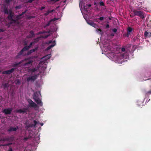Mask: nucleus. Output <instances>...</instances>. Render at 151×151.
I'll list each match as a JSON object with an SVG mask.
<instances>
[{"mask_svg": "<svg viewBox=\"0 0 151 151\" xmlns=\"http://www.w3.org/2000/svg\"><path fill=\"white\" fill-rule=\"evenodd\" d=\"M12 143L11 142H9L8 143L4 144L3 145H2L1 146L5 147V146H8L11 145H12Z\"/></svg>", "mask_w": 151, "mask_h": 151, "instance_id": "b1692460", "label": "nucleus"}, {"mask_svg": "<svg viewBox=\"0 0 151 151\" xmlns=\"http://www.w3.org/2000/svg\"><path fill=\"white\" fill-rule=\"evenodd\" d=\"M109 27V25L108 24H107L106 26V28H108Z\"/></svg>", "mask_w": 151, "mask_h": 151, "instance_id": "09e8293b", "label": "nucleus"}, {"mask_svg": "<svg viewBox=\"0 0 151 151\" xmlns=\"http://www.w3.org/2000/svg\"><path fill=\"white\" fill-rule=\"evenodd\" d=\"M50 30H47L45 32L46 33H50Z\"/></svg>", "mask_w": 151, "mask_h": 151, "instance_id": "de8ad7c7", "label": "nucleus"}, {"mask_svg": "<svg viewBox=\"0 0 151 151\" xmlns=\"http://www.w3.org/2000/svg\"><path fill=\"white\" fill-rule=\"evenodd\" d=\"M37 77V76L36 74L29 76L27 78V82H29L30 81H34L36 79Z\"/></svg>", "mask_w": 151, "mask_h": 151, "instance_id": "0eeeda50", "label": "nucleus"}, {"mask_svg": "<svg viewBox=\"0 0 151 151\" xmlns=\"http://www.w3.org/2000/svg\"><path fill=\"white\" fill-rule=\"evenodd\" d=\"M59 0H50V1L51 4H53L54 3H55Z\"/></svg>", "mask_w": 151, "mask_h": 151, "instance_id": "a878e982", "label": "nucleus"}, {"mask_svg": "<svg viewBox=\"0 0 151 151\" xmlns=\"http://www.w3.org/2000/svg\"><path fill=\"white\" fill-rule=\"evenodd\" d=\"M53 43H54V44H52L48 47H47L46 48V50H50V49H51L52 47H53L54 46H55V41H53Z\"/></svg>", "mask_w": 151, "mask_h": 151, "instance_id": "f3484780", "label": "nucleus"}, {"mask_svg": "<svg viewBox=\"0 0 151 151\" xmlns=\"http://www.w3.org/2000/svg\"><path fill=\"white\" fill-rule=\"evenodd\" d=\"M12 0H6L5 2L7 4H9L10 2Z\"/></svg>", "mask_w": 151, "mask_h": 151, "instance_id": "c9c22d12", "label": "nucleus"}, {"mask_svg": "<svg viewBox=\"0 0 151 151\" xmlns=\"http://www.w3.org/2000/svg\"><path fill=\"white\" fill-rule=\"evenodd\" d=\"M35 34L33 31L32 30L30 32V35L29 36V37L32 38L34 37Z\"/></svg>", "mask_w": 151, "mask_h": 151, "instance_id": "4be33fe9", "label": "nucleus"}, {"mask_svg": "<svg viewBox=\"0 0 151 151\" xmlns=\"http://www.w3.org/2000/svg\"><path fill=\"white\" fill-rule=\"evenodd\" d=\"M132 11L134 13V16H138L142 19H144L145 17L144 15V13L140 11H137L135 9L132 10Z\"/></svg>", "mask_w": 151, "mask_h": 151, "instance_id": "7ed1b4c3", "label": "nucleus"}, {"mask_svg": "<svg viewBox=\"0 0 151 151\" xmlns=\"http://www.w3.org/2000/svg\"><path fill=\"white\" fill-rule=\"evenodd\" d=\"M4 30L3 29H0V32H4Z\"/></svg>", "mask_w": 151, "mask_h": 151, "instance_id": "49530a36", "label": "nucleus"}, {"mask_svg": "<svg viewBox=\"0 0 151 151\" xmlns=\"http://www.w3.org/2000/svg\"><path fill=\"white\" fill-rule=\"evenodd\" d=\"M37 47H36L35 49L30 50L28 52L27 55H29L32 53L35 52L36 50H37Z\"/></svg>", "mask_w": 151, "mask_h": 151, "instance_id": "aec40b11", "label": "nucleus"}, {"mask_svg": "<svg viewBox=\"0 0 151 151\" xmlns=\"http://www.w3.org/2000/svg\"><path fill=\"white\" fill-rule=\"evenodd\" d=\"M40 124L41 125V126H42L43 125V124L42 123H40Z\"/></svg>", "mask_w": 151, "mask_h": 151, "instance_id": "603ef678", "label": "nucleus"}, {"mask_svg": "<svg viewBox=\"0 0 151 151\" xmlns=\"http://www.w3.org/2000/svg\"><path fill=\"white\" fill-rule=\"evenodd\" d=\"M39 38H40L39 37H37V41L38 40V39H39Z\"/></svg>", "mask_w": 151, "mask_h": 151, "instance_id": "864d4df0", "label": "nucleus"}, {"mask_svg": "<svg viewBox=\"0 0 151 151\" xmlns=\"http://www.w3.org/2000/svg\"><path fill=\"white\" fill-rule=\"evenodd\" d=\"M21 82V81L19 80H18L17 81V84H19Z\"/></svg>", "mask_w": 151, "mask_h": 151, "instance_id": "a18cd8bd", "label": "nucleus"}, {"mask_svg": "<svg viewBox=\"0 0 151 151\" xmlns=\"http://www.w3.org/2000/svg\"><path fill=\"white\" fill-rule=\"evenodd\" d=\"M27 109L26 108H23L22 109H20L17 110L16 111L17 112L21 114L22 113L23 114L27 113Z\"/></svg>", "mask_w": 151, "mask_h": 151, "instance_id": "9d476101", "label": "nucleus"}, {"mask_svg": "<svg viewBox=\"0 0 151 151\" xmlns=\"http://www.w3.org/2000/svg\"><path fill=\"white\" fill-rule=\"evenodd\" d=\"M49 36V35H46V36H45V38H46L47 37Z\"/></svg>", "mask_w": 151, "mask_h": 151, "instance_id": "3c124183", "label": "nucleus"}, {"mask_svg": "<svg viewBox=\"0 0 151 151\" xmlns=\"http://www.w3.org/2000/svg\"><path fill=\"white\" fill-rule=\"evenodd\" d=\"M87 23L88 24L95 28H96L97 26L96 24L92 22H87Z\"/></svg>", "mask_w": 151, "mask_h": 151, "instance_id": "dca6fc26", "label": "nucleus"}, {"mask_svg": "<svg viewBox=\"0 0 151 151\" xmlns=\"http://www.w3.org/2000/svg\"><path fill=\"white\" fill-rule=\"evenodd\" d=\"M52 43L53 44H54L53 41H52V40H50L49 41H47L45 42V44L47 45H49L50 44Z\"/></svg>", "mask_w": 151, "mask_h": 151, "instance_id": "cd10ccee", "label": "nucleus"}, {"mask_svg": "<svg viewBox=\"0 0 151 151\" xmlns=\"http://www.w3.org/2000/svg\"><path fill=\"white\" fill-rule=\"evenodd\" d=\"M87 5H88L89 7H90L91 6V4H87Z\"/></svg>", "mask_w": 151, "mask_h": 151, "instance_id": "8fccbe9b", "label": "nucleus"}, {"mask_svg": "<svg viewBox=\"0 0 151 151\" xmlns=\"http://www.w3.org/2000/svg\"><path fill=\"white\" fill-rule=\"evenodd\" d=\"M27 101L29 103V107H33L34 108H36L37 107V104L31 99H29Z\"/></svg>", "mask_w": 151, "mask_h": 151, "instance_id": "39448f33", "label": "nucleus"}, {"mask_svg": "<svg viewBox=\"0 0 151 151\" xmlns=\"http://www.w3.org/2000/svg\"><path fill=\"white\" fill-rule=\"evenodd\" d=\"M27 10H26L24 11V12H23L21 14H19V15H20L21 17L24 14L27 12Z\"/></svg>", "mask_w": 151, "mask_h": 151, "instance_id": "2f4dec72", "label": "nucleus"}, {"mask_svg": "<svg viewBox=\"0 0 151 151\" xmlns=\"http://www.w3.org/2000/svg\"><path fill=\"white\" fill-rule=\"evenodd\" d=\"M144 35L145 37H151V32L145 31V32Z\"/></svg>", "mask_w": 151, "mask_h": 151, "instance_id": "a211bd4d", "label": "nucleus"}, {"mask_svg": "<svg viewBox=\"0 0 151 151\" xmlns=\"http://www.w3.org/2000/svg\"><path fill=\"white\" fill-rule=\"evenodd\" d=\"M130 16L132 17H133V16H132L131 15H130Z\"/></svg>", "mask_w": 151, "mask_h": 151, "instance_id": "5fc2aeb1", "label": "nucleus"}, {"mask_svg": "<svg viewBox=\"0 0 151 151\" xmlns=\"http://www.w3.org/2000/svg\"><path fill=\"white\" fill-rule=\"evenodd\" d=\"M111 35H113V36H114V34H111Z\"/></svg>", "mask_w": 151, "mask_h": 151, "instance_id": "13d9d810", "label": "nucleus"}, {"mask_svg": "<svg viewBox=\"0 0 151 151\" xmlns=\"http://www.w3.org/2000/svg\"><path fill=\"white\" fill-rule=\"evenodd\" d=\"M57 19L56 18H54L52 19H51L50 20V21L51 22H54L56 20H57Z\"/></svg>", "mask_w": 151, "mask_h": 151, "instance_id": "72a5a7b5", "label": "nucleus"}, {"mask_svg": "<svg viewBox=\"0 0 151 151\" xmlns=\"http://www.w3.org/2000/svg\"><path fill=\"white\" fill-rule=\"evenodd\" d=\"M104 18V17H101L99 18V19L101 21L103 20Z\"/></svg>", "mask_w": 151, "mask_h": 151, "instance_id": "4c0bfd02", "label": "nucleus"}, {"mask_svg": "<svg viewBox=\"0 0 151 151\" xmlns=\"http://www.w3.org/2000/svg\"><path fill=\"white\" fill-rule=\"evenodd\" d=\"M29 49V48L28 46H24L19 53V55H22L24 51L27 50Z\"/></svg>", "mask_w": 151, "mask_h": 151, "instance_id": "6e6552de", "label": "nucleus"}, {"mask_svg": "<svg viewBox=\"0 0 151 151\" xmlns=\"http://www.w3.org/2000/svg\"><path fill=\"white\" fill-rule=\"evenodd\" d=\"M39 67L38 66H37L35 67V68H30L29 69L30 71L32 73L34 72L35 71H37L39 69Z\"/></svg>", "mask_w": 151, "mask_h": 151, "instance_id": "6ab92c4d", "label": "nucleus"}, {"mask_svg": "<svg viewBox=\"0 0 151 151\" xmlns=\"http://www.w3.org/2000/svg\"><path fill=\"white\" fill-rule=\"evenodd\" d=\"M99 4L101 6H105V4L103 1H100L99 2Z\"/></svg>", "mask_w": 151, "mask_h": 151, "instance_id": "7c9ffc66", "label": "nucleus"}, {"mask_svg": "<svg viewBox=\"0 0 151 151\" xmlns=\"http://www.w3.org/2000/svg\"><path fill=\"white\" fill-rule=\"evenodd\" d=\"M8 14L9 15L7 17V18L8 20L10 21L9 24H13V22H15V20L13 18L14 15V13L12 12V10L10 9L9 10Z\"/></svg>", "mask_w": 151, "mask_h": 151, "instance_id": "20e7f679", "label": "nucleus"}, {"mask_svg": "<svg viewBox=\"0 0 151 151\" xmlns=\"http://www.w3.org/2000/svg\"><path fill=\"white\" fill-rule=\"evenodd\" d=\"M96 3L95 2L94 3V5H96Z\"/></svg>", "mask_w": 151, "mask_h": 151, "instance_id": "6e6d98bb", "label": "nucleus"}, {"mask_svg": "<svg viewBox=\"0 0 151 151\" xmlns=\"http://www.w3.org/2000/svg\"><path fill=\"white\" fill-rule=\"evenodd\" d=\"M7 151H13L12 148L11 147H10L9 150Z\"/></svg>", "mask_w": 151, "mask_h": 151, "instance_id": "c03bdc74", "label": "nucleus"}, {"mask_svg": "<svg viewBox=\"0 0 151 151\" xmlns=\"http://www.w3.org/2000/svg\"><path fill=\"white\" fill-rule=\"evenodd\" d=\"M96 30L97 32H99L100 34H102V30L100 29H96Z\"/></svg>", "mask_w": 151, "mask_h": 151, "instance_id": "c85d7f7f", "label": "nucleus"}, {"mask_svg": "<svg viewBox=\"0 0 151 151\" xmlns=\"http://www.w3.org/2000/svg\"><path fill=\"white\" fill-rule=\"evenodd\" d=\"M3 87L4 88H7L9 87V85L8 83H5L4 84H3Z\"/></svg>", "mask_w": 151, "mask_h": 151, "instance_id": "bb28decb", "label": "nucleus"}, {"mask_svg": "<svg viewBox=\"0 0 151 151\" xmlns=\"http://www.w3.org/2000/svg\"><path fill=\"white\" fill-rule=\"evenodd\" d=\"M13 139L12 137H7L4 138L2 140L4 141H7L9 142H12L13 141Z\"/></svg>", "mask_w": 151, "mask_h": 151, "instance_id": "f8f14e48", "label": "nucleus"}, {"mask_svg": "<svg viewBox=\"0 0 151 151\" xmlns=\"http://www.w3.org/2000/svg\"><path fill=\"white\" fill-rule=\"evenodd\" d=\"M20 63H15V64H14V65H13V66H18V65H19V64H20Z\"/></svg>", "mask_w": 151, "mask_h": 151, "instance_id": "58836bf2", "label": "nucleus"}, {"mask_svg": "<svg viewBox=\"0 0 151 151\" xmlns=\"http://www.w3.org/2000/svg\"><path fill=\"white\" fill-rule=\"evenodd\" d=\"M1 72V71L0 70V72Z\"/></svg>", "mask_w": 151, "mask_h": 151, "instance_id": "bf43d9fd", "label": "nucleus"}, {"mask_svg": "<svg viewBox=\"0 0 151 151\" xmlns=\"http://www.w3.org/2000/svg\"><path fill=\"white\" fill-rule=\"evenodd\" d=\"M21 8V6H17L15 7V8L16 9H19Z\"/></svg>", "mask_w": 151, "mask_h": 151, "instance_id": "e433bc0d", "label": "nucleus"}, {"mask_svg": "<svg viewBox=\"0 0 151 151\" xmlns=\"http://www.w3.org/2000/svg\"><path fill=\"white\" fill-rule=\"evenodd\" d=\"M33 127V125L32 124H29V125H27L26 126V127L27 128H28L30 127Z\"/></svg>", "mask_w": 151, "mask_h": 151, "instance_id": "f704fd0d", "label": "nucleus"}, {"mask_svg": "<svg viewBox=\"0 0 151 151\" xmlns=\"http://www.w3.org/2000/svg\"><path fill=\"white\" fill-rule=\"evenodd\" d=\"M55 11L54 9H52L51 10H48L47 11H46V12L44 13V15L45 16H47L50 13H51Z\"/></svg>", "mask_w": 151, "mask_h": 151, "instance_id": "2eb2a0df", "label": "nucleus"}, {"mask_svg": "<svg viewBox=\"0 0 151 151\" xmlns=\"http://www.w3.org/2000/svg\"><path fill=\"white\" fill-rule=\"evenodd\" d=\"M117 30L116 28H114L112 29V31L114 33H116L117 32Z\"/></svg>", "mask_w": 151, "mask_h": 151, "instance_id": "ea45409f", "label": "nucleus"}, {"mask_svg": "<svg viewBox=\"0 0 151 151\" xmlns=\"http://www.w3.org/2000/svg\"><path fill=\"white\" fill-rule=\"evenodd\" d=\"M133 29L130 27H129L127 29V32L128 33V34H131L132 32L133 31Z\"/></svg>", "mask_w": 151, "mask_h": 151, "instance_id": "412c9836", "label": "nucleus"}, {"mask_svg": "<svg viewBox=\"0 0 151 151\" xmlns=\"http://www.w3.org/2000/svg\"><path fill=\"white\" fill-rule=\"evenodd\" d=\"M19 129L18 126H17L16 127H11L8 129L9 132L15 131H16L17 129Z\"/></svg>", "mask_w": 151, "mask_h": 151, "instance_id": "ddd939ff", "label": "nucleus"}, {"mask_svg": "<svg viewBox=\"0 0 151 151\" xmlns=\"http://www.w3.org/2000/svg\"><path fill=\"white\" fill-rule=\"evenodd\" d=\"M22 18L19 14L17 15L15 19H14L15 20V22H13V24L14 23H17L19 24V22L18 20L21 19Z\"/></svg>", "mask_w": 151, "mask_h": 151, "instance_id": "9b49d317", "label": "nucleus"}, {"mask_svg": "<svg viewBox=\"0 0 151 151\" xmlns=\"http://www.w3.org/2000/svg\"><path fill=\"white\" fill-rule=\"evenodd\" d=\"M45 8V6H42L40 8V10H42L44 9Z\"/></svg>", "mask_w": 151, "mask_h": 151, "instance_id": "37998d69", "label": "nucleus"}, {"mask_svg": "<svg viewBox=\"0 0 151 151\" xmlns=\"http://www.w3.org/2000/svg\"><path fill=\"white\" fill-rule=\"evenodd\" d=\"M29 138V137H24V141L27 140Z\"/></svg>", "mask_w": 151, "mask_h": 151, "instance_id": "a19ab883", "label": "nucleus"}, {"mask_svg": "<svg viewBox=\"0 0 151 151\" xmlns=\"http://www.w3.org/2000/svg\"><path fill=\"white\" fill-rule=\"evenodd\" d=\"M33 122L34 124H32V125H33V127H35L36 125V124H37V122L36 120H34L33 121Z\"/></svg>", "mask_w": 151, "mask_h": 151, "instance_id": "c756f323", "label": "nucleus"}, {"mask_svg": "<svg viewBox=\"0 0 151 151\" xmlns=\"http://www.w3.org/2000/svg\"><path fill=\"white\" fill-rule=\"evenodd\" d=\"M32 96L33 99L39 105L42 106L43 103L42 102L41 99L40 98V97H41V96L40 92H36L34 93Z\"/></svg>", "mask_w": 151, "mask_h": 151, "instance_id": "f03ea898", "label": "nucleus"}, {"mask_svg": "<svg viewBox=\"0 0 151 151\" xmlns=\"http://www.w3.org/2000/svg\"><path fill=\"white\" fill-rule=\"evenodd\" d=\"M108 17L109 18V19H111L110 18V17Z\"/></svg>", "mask_w": 151, "mask_h": 151, "instance_id": "4d7b16f0", "label": "nucleus"}, {"mask_svg": "<svg viewBox=\"0 0 151 151\" xmlns=\"http://www.w3.org/2000/svg\"><path fill=\"white\" fill-rule=\"evenodd\" d=\"M33 61L32 60H30L29 61L27 62H26L24 64V65L25 66L27 65H28L30 64H32V63H33Z\"/></svg>", "mask_w": 151, "mask_h": 151, "instance_id": "5701e85b", "label": "nucleus"}, {"mask_svg": "<svg viewBox=\"0 0 151 151\" xmlns=\"http://www.w3.org/2000/svg\"><path fill=\"white\" fill-rule=\"evenodd\" d=\"M2 11L4 12L5 14H9V11H8L7 8L6 6H4L3 9Z\"/></svg>", "mask_w": 151, "mask_h": 151, "instance_id": "4468645a", "label": "nucleus"}, {"mask_svg": "<svg viewBox=\"0 0 151 151\" xmlns=\"http://www.w3.org/2000/svg\"><path fill=\"white\" fill-rule=\"evenodd\" d=\"M51 22L50 21H49L44 26V28H46V27H48V26H49V25L50 24V23H51Z\"/></svg>", "mask_w": 151, "mask_h": 151, "instance_id": "393cba45", "label": "nucleus"}, {"mask_svg": "<svg viewBox=\"0 0 151 151\" xmlns=\"http://www.w3.org/2000/svg\"><path fill=\"white\" fill-rule=\"evenodd\" d=\"M130 34H128V33L127 32V33L125 35V36L127 37H128Z\"/></svg>", "mask_w": 151, "mask_h": 151, "instance_id": "79ce46f5", "label": "nucleus"}, {"mask_svg": "<svg viewBox=\"0 0 151 151\" xmlns=\"http://www.w3.org/2000/svg\"><path fill=\"white\" fill-rule=\"evenodd\" d=\"M121 52H119L116 56V61L118 63H121L124 61V59H126L128 57L129 52L127 49L122 47L121 49Z\"/></svg>", "mask_w": 151, "mask_h": 151, "instance_id": "f257e3e1", "label": "nucleus"}, {"mask_svg": "<svg viewBox=\"0 0 151 151\" xmlns=\"http://www.w3.org/2000/svg\"><path fill=\"white\" fill-rule=\"evenodd\" d=\"M13 110V108L12 107L8 109H4L3 111V112L5 114L8 115L10 114Z\"/></svg>", "mask_w": 151, "mask_h": 151, "instance_id": "423d86ee", "label": "nucleus"}, {"mask_svg": "<svg viewBox=\"0 0 151 151\" xmlns=\"http://www.w3.org/2000/svg\"><path fill=\"white\" fill-rule=\"evenodd\" d=\"M14 68H12L10 70L4 71L2 72V74H10L14 71Z\"/></svg>", "mask_w": 151, "mask_h": 151, "instance_id": "1a4fd4ad", "label": "nucleus"}, {"mask_svg": "<svg viewBox=\"0 0 151 151\" xmlns=\"http://www.w3.org/2000/svg\"><path fill=\"white\" fill-rule=\"evenodd\" d=\"M35 42H31L30 43V44L29 45V46H28L29 47V48H30L31 46Z\"/></svg>", "mask_w": 151, "mask_h": 151, "instance_id": "473e14b6", "label": "nucleus"}]
</instances>
